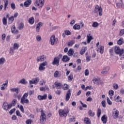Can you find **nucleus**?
Returning <instances> with one entry per match:
<instances>
[{
    "instance_id": "nucleus-51",
    "label": "nucleus",
    "mask_w": 124,
    "mask_h": 124,
    "mask_svg": "<svg viewBox=\"0 0 124 124\" xmlns=\"http://www.w3.org/2000/svg\"><path fill=\"white\" fill-rule=\"evenodd\" d=\"M68 80L69 81H72V79H73V75L72 74H70L68 76Z\"/></svg>"
},
{
    "instance_id": "nucleus-14",
    "label": "nucleus",
    "mask_w": 124,
    "mask_h": 124,
    "mask_svg": "<svg viewBox=\"0 0 124 124\" xmlns=\"http://www.w3.org/2000/svg\"><path fill=\"white\" fill-rule=\"evenodd\" d=\"M97 52H99L100 54H103L104 52V46H99L97 48Z\"/></svg>"
},
{
    "instance_id": "nucleus-6",
    "label": "nucleus",
    "mask_w": 124,
    "mask_h": 124,
    "mask_svg": "<svg viewBox=\"0 0 124 124\" xmlns=\"http://www.w3.org/2000/svg\"><path fill=\"white\" fill-rule=\"evenodd\" d=\"M11 107H12V105L11 104H8L6 102H5L2 105V108L5 111H7L8 109H11Z\"/></svg>"
},
{
    "instance_id": "nucleus-18",
    "label": "nucleus",
    "mask_w": 124,
    "mask_h": 124,
    "mask_svg": "<svg viewBox=\"0 0 124 124\" xmlns=\"http://www.w3.org/2000/svg\"><path fill=\"white\" fill-rule=\"evenodd\" d=\"M119 112L118 110H116L113 112V119H117V118H119Z\"/></svg>"
},
{
    "instance_id": "nucleus-17",
    "label": "nucleus",
    "mask_w": 124,
    "mask_h": 124,
    "mask_svg": "<svg viewBox=\"0 0 124 124\" xmlns=\"http://www.w3.org/2000/svg\"><path fill=\"white\" fill-rule=\"evenodd\" d=\"M37 98L39 99V100H45V99H46L47 98V95L46 94H45L43 96L41 95H39L38 96Z\"/></svg>"
},
{
    "instance_id": "nucleus-8",
    "label": "nucleus",
    "mask_w": 124,
    "mask_h": 124,
    "mask_svg": "<svg viewBox=\"0 0 124 124\" xmlns=\"http://www.w3.org/2000/svg\"><path fill=\"white\" fill-rule=\"evenodd\" d=\"M110 70V67L109 66H107L105 67L101 71V74H108L109 71Z\"/></svg>"
},
{
    "instance_id": "nucleus-29",
    "label": "nucleus",
    "mask_w": 124,
    "mask_h": 124,
    "mask_svg": "<svg viewBox=\"0 0 124 124\" xmlns=\"http://www.w3.org/2000/svg\"><path fill=\"white\" fill-rule=\"evenodd\" d=\"M36 39L38 42H40L42 40V38L40 35H38L36 36Z\"/></svg>"
},
{
    "instance_id": "nucleus-7",
    "label": "nucleus",
    "mask_w": 124,
    "mask_h": 124,
    "mask_svg": "<svg viewBox=\"0 0 124 124\" xmlns=\"http://www.w3.org/2000/svg\"><path fill=\"white\" fill-rule=\"evenodd\" d=\"M39 78L38 77L33 78L31 80L29 81V83L30 85L31 84H34V85H37L38 84V82H39Z\"/></svg>"
},
{
    "instance_id": "nucleus-1",
    "label": "nucleus",
    "mask_w": 124,
    "mask_h": 124,
    "mask_svg": "<svg viewBox=\"0 0 124 124\" xmlns=\"http://www.w3.org/2000/svg\"><path fill=\"white\" fill-rule=\"evenodd\" d=\"M69 113V109L68 108H64L63 109H60L59 110V113L60 117H66L67 114Z\"/></svg>"
},
{
    "instance_id": "nucleus-20",
    "label": "nucleus",
    "mask_w": 124,
    "mask_h": 124,
    "mask_svg": "<svg viewBox=\"0 0 124 124\" xmlns=\"http://www.w3.org/2000/svg\"><path fill=\"white\" fill-rule=\"evenodd\" d=\"M86 51H87V47H86V46L82 47V48H81V49L80 51V55H84V54H85V52H86Z\"/></svg>"
},
{
    "instance_id": "nucleus-9",
    "label": "nucleus",
    "mask_w": 124,
    "mask_h": 124,
    "mask_svg": "<svg viewBox=\"0 0 124 124\" xmlns=\"http://www.w3.org/2000/svg\"><path fill=\"white\" fill-rule=\"evenodd\" d=\"M114 52L117 55H119V56L122 55V49L121 50V48L119 46H115Z\"/></svg>"
},
{
    "instance_id": "nucleus-64",
    "label": "nucleus",
    "mask_w": 124,
    "mask_h": 124,
    "mask_svg": "<svg viewBox=\"0 0 124 124\" xmlns=\"http://www.w3.org/2000/svg\"><path fill=\"white\" fill-rule=\"evenodd\" d=\"M26 124H31V120H27L26 121Z\"/></svg>"
},
{
    "instance_id": "nucleus-42",
    "label": "nucleus",
    "mask_w": 124,
    "mask_h": 124,
    "mask_svg": "<svg viewBox=\"0 0 124 124\" xmlns=\"http://www.w3.org/2000/svg\"><path fill=\"white\" fill-rule=\"evenodd\" d=\"M88 114L91 117H93V116H94V112H93V111H92V110H89Z\"/></svg>"
},
{
    "instance_id": "nucleus-48",
    "label": "nucleus",
    "mask_w": 124,
    "mask_h": 124,
    "mask_svg": "<svg viewBox=\"0 0 124 124\" xmlns=\"http://www.w3.org/2000/svg\"><path fill=\"white\" fill-rule=\"evenodd\" d=\"M108 94L111 96H113V95H114V91L112 90H110L109 92H108Z\"/></svg>"
},
{
    "instance_id": "nucleus-41",
    "label": "nucleus",
    "mask_w": 124,
    "mask_h": 124,
    "mask_svg": "<svg viewBox=\"0 0 124 124\" xmlns=\"http://www.w3.org/2000/svg\"><path fill=\"white\" fill-rule=\"evenodd\" d=\"M19 83L20 84H23L25 85V84H27V81H26V79L24 78H22L21 80H20Z\"/></svg>"
},
{
    "instance_id": "nucleus-34",
    "label": "nucleus",
    "mask_w": 124,
    "mask_h": 124,
    "mask_svg": "<svg viewBox=\"0 0 124 124\" xmlns=\"http://www.w3.org/2000/svg\"><path fill=\"white\" fill-rule=\"evenodd\" d=\"M13 48H14L15 50H18L19 48V44H18L17 43H15L14 44V46Z\"/></svg>"
},
{
    "instance_id": "nucleus-56",
    "label": "nucleus",
    "mask_w": 124,
    "mask_h": 124,
    "mask_svg": "<svg viewBox=\"0 0 124 124\" xmlns=\"http://www.w3.org/2000/svg\"><path fill=\"white\" fill-rule=\"evenodd\" d=\"M43 26V23L41 22H39L36 26L38 28H40V27H42Z\"/></svg>"
},
{
    "instance_id": "nucleus-61",
    "label": "nucleus",
    "mask_w": 124,
    "mask_h": 124,
    "mask_svg": "<svg viewBox=\"0 0 124 124\" xmlns=\"http://www.w3.org/2000/svg\"><path fill=\"white\" fill-rule=\"evenodd\" d=\"M9 20L11 21L12 23H13V21H14V16H12L9 17Z\"/></svg>"
},
{
    "instance_id": "nucleus-43",
    "label": "nucleus",
    "mask_w": 124,
    "mask_h": 124,
    "mask_svg": "<svg viewBox=\"0 0 124 124\" xmlns=\"http://www.w3.org/2000/svg\"><path fill=\"white\" fill-rule=\"evenodd\" d=\"M45 67L40 65L39 67V70H40V71H42L43 70H45Z\"/></svg>"
},
{
    "instance_id": "nucleus-21",
    "label": "nucleus",
    "mask_w": 124,
    "mask_h": 124,
    "mask_svg": "<svg viewBox=\"0 0 124 124\" xmlns=\"http://www.w3.org/2000/svg\"><path fill=\"white\" fill-rule=\"evenodd\" d=\"M11 92H15L16 93L18 94L20 93V89L19 88H12L11 89Z\"/></svg>"
},
{
    "instance_id": "nucleus-31",
    "label": "nucleus",
    "mask_w": 124,
    "mask_h": 124,
    "mask_svg": "<svg viewBox=\"0 0 124 124\" xmlns=\"http://www.w3.org/2000/svg\"><path fill=\"white\" fill-rule=\"evenodd\" d=\"M2 23L5 26L7 25V18H6V17H4L2 18Z\"/></svg>"
},
{
    "instance_id": "nucleus-39",
    "label": "nucleus",
    "mask_w": 124,
    "mask_h": 124,
    "mask_svg": "<svg viewBox=\"0 0 124 124\" xmlns=\"http://www.w3.org/2000/svg\"><path fill=\"white\" fill-rule=\"evenodd\" d=\"M5 62V58H1L0 59V64H3Z\"/></svg>"
},
{
    "instance_id": "nucleus-52",
    "label": "nucleus",
    "mask_w": 124,
    "mask_h": 124,
    "mask_svg": "<svg viewBox=\"0 0 124 124\" xmlns=\"http://www.w3.org/2000/svg\"><path fill=\"white\" fill-rule=\"evenodd\" d=\"M124 29H122L120 31L119 35L120 36H122V35H124Z\"/></svg>"
},
{
    "instance_id": "nucleus-57",
    "label": "nucleus",
    "mask_w": 124,
    "mask_h": 124,
    "mask_svg": "<svg viewBox=\"0 0 124 124\" xmlns=\"http://www.w3.org/2000/svg\"><path fill=\"white\" fill-rule=\"evenodd\" d=\"M58 75H59V71H55L54 73V77L57 78V77H58Z\"/></svg>"
},
{
    "instance_id": "nucleus-27",
    "label": "nucleus",
    "mask_w": 124,
    "mask_h": 124,
    "mask_svg": "<svg viewBox=\"0 0 124 124\" xmlns=\"http://www.w3.org/2000/svg\"><path fill=\"white\" fill-rule=\"evenodd\" d=\"M87 43H90L92 40L93 39V37L91 36V34H89V35H87Z\"/></svg>"
},
{
    "instance_id": "nucleus-25",
    "label": "nucleus",
    "mask_w": 124,
    "mask_h": 124,
    "mask_svg": "<svg viewBox=\"0 0 124 124\" xmlns=\"http://www.w3.org/2000/svg\"><path fill=\"white\" fill-rule=\"evenodd\" d=\"M73 54H74V50H73V49L70 48L68 51L67 55L70 56H73Z\"/></svg>"
},
{
    "instance_id": "nucleus-47",
    "label": "nucleus",
    "mask_w": 124,
    "mask_h": 124,
    "mask_svg": "<svg viewBox=\"0 0 124 124\" xmlns=\"http://www.w3.org/2000/svg\"><path fill=\"white\" fill-rule=\"evenodd\" d=\"M68 85H67V84H64V85L63 86V90H64V91H66V90H68Z\"/></svg>"
},
{
    "instance_id": "nucleus-30",
    "label": "nucleus",
    "mask_w": 124,
    "mask_h": 124,
    "mask_svg": "<svg viewBox=\"0 0 124 124\" xmlns=\"http://www.w3.org/2000/svg\"><path fill=\"white\" fill-rule=\"evenodd\" d=\"M124 38H120V39L118 41L117 43L119 45H122L124 43Z\"/></svg>"
},
{
    "instance_id": "nucleus-45",
    "label": "nucleus",
    "mask_w": 124,
    "mask_h": 124,
    "mask_svg": "<svg viewBox=\"0 0 124 124\" xmlns=\"http://www.w3.org/2000/svg\"><path fill=\"white\" fill-rule=\"evenodd\" d=\"M107 101L108 102V105H112V101H111V100H110V99H109V97H107Z\"/></svg>"
},
{
    "instance_id": "nucleus-32",
    "label": "nucleus",
    "mask_w": 124,
    "mask_h": 124,
    "mask_svg": "<svg viewBox=\"0 0 124 124\" xmlns=\"http://www.w3.org/2000/svg\"><path fill=\"white\" fill-rule=\"evenodd\" d=\"M73 29L74 30H80L81 29V27L80 26V25H78V24H75L74 26H73Z\"/></svg>"
},
{
    "instance_id": "nucleus-58",
    "label": "nucleus",
    "mask_w": 124,
    "mask_h": 124,
    "mask_svg": "<svg viewBox=\"0 0 124 124\" xmlns=\"http://www.w3.org/2000/svg\"><path fill=\"white\" fill-rule=\"evenodd\" d=\"M28 95H29V93H25L22 97L23 98H27V97H28Z\"/></svg>"
},
{
    "instance_id": "nucleus-28",
    "label": "nucleus",
    "mask_w": 124,
    "mask_h": 124,
    "mask_svg": "<svg viewBox=\"0 0 124 124\" xmlns=\"http://www.w3.org/2000/svg\"><path fill=\"white\" fill-rule=\"evenodd\" d=\"M4 10H6V8L8 6V0H4Z\"/></svg>"
},
{
    "instance_id": "nucleus-49",
    "label": "nucleus",
    "mask_w": 124,
    "mask_h": 124,
    "mask_svg": "<svg viewBox=\"0 0 124 124\" xmlns=\"http://www.w3.org/2000/svg\"><path fill=\"white\" fill-rule=\"evenodd\" d=\"M101 104L103 106V107H106V101L105 100H103L101 102Z\"/></svg>"
},
{
    "instance_id": "nucleus-37",
    "label": "nucleus",
    "mask_w": 124,
    "mask_h": 124,
    "mask_svg": "<svg viewBox=\"0 0 124 124\" xmlns=\"http://www.w3.org/2000/svg\"><path fill=\"white\" fill-rule=\"evenodd\" d=\"M55 87L56 89H61L62 88V84L60 83H56Z\"/></svg>"
},
{
    "instance_id": "nucleus-62",
    "label": "nucleus",
    "mask_w": 124,
    "mask_h": 124,
    "mask_svg": "<svg viewBox=\"0 0 124 124\" xmlns=\"http://www.w3.org/2000/svg\"><path fill=\"white\" fill-rule=\"evenodd\" d=\"M16 110V108H13L10 111L9 113L10 114H13V113H14V112H15V111Z\"/></svg>"
},
{
    "instance_id": "nucleus-50",
    "label": "nucleus",
    "mask_w": 124,
    "mask_h": 124,
    "mask_svg": "<svg viewBox=\"0 0 124 124\" xmlns=\"http://www.w3.org/2000/svg\"><path fill=\"white\" fill-rule=\"evenodd\" d=\"M47 63L46 61H45L43 63H41L40 65H41L42 66H44L45 67V66H46V65H47Z\"/></svg>"
},
{
    "instance_id": "nucleus-19",
    "label": "nucleus",
    "mask_w": 124,
    "mask_h": 124,
    "mask_svg": "<svg viewBox=\"0 0 124 124\" xmlns=\"http://www.w3.org/2000/svg\"><path fill=\"white\" fill-rule=\"evenodd\" d=\"M70 60V58H69V57L67 56V55L63 56L62 59V62H69V61Z\"/></svg>"
},
{
    "instance_id": "nucleus-15",
    "label": "nucleus",
    "mask_w": 124,
    "mask_h": 124,
    "mask_svg": "<svg viewBox=\"0 0 124 124\" xmlns=\"http://www.w3.org/2000/svg\"><path fill=\"white\" fill-rule=\"evenodd\" d=\"M11 30L12 33H15L16 34H18V33H19V31L16 29L15 25H13L12 27Z\"/></svg>"
},
{
    "instance_id": "nucleus-40",
    "label": "nucleus",
    "mask_w": 124,
    "mask_h": 124,
    "mask_svg": "<svg viewBox=\"0 0 124 124\" xmlns=\"http://www.w3.org/2000/svg\"><path fill=\"white\" fill-rule=\"evenodd\" d=\"M24 23H21L19 25H18V29L19 30H23L24 29Z\"/></svg>"
},
{
    "instance_id": "nucleus-55",
    "label": "nucleus",
    "mask_w": 124,
    "mask_h": 124,
    "mask_svg": "<svg viewBox=\"0 0 124 124\" xmlns=\"http://www.w3.org/2000/svg\"><path fill=\"white\" fill-rule=\"evenodd\" d=\"M71 32L68 31V30H66L65 31V34H66V35H70Z\"/></svg>"
},
{
    "instance_id": "nucleus-60",
    "label": "nucleus",
    "mask_w": 124,
    "mask_h": 124,
    "mask_svg": "<svg viewBox=\"0 0 124 124\" xmlns=\"http://www.w3.org/2000/svg\"><path fill=\"white\" fill-rule=\"evenodd\" d=\"M69 122H70V123H71L72 122H75V117H73L70 118Z\"/></svg>"
},
{
    "instance_id": "nucleus-35",
    "label": "nucleus",
    "mask_w": 124,
    "mask_h": 124,
    "mask_svg": "<svg viewBox=\"0 0 124 124\" xmlns=\"http://www.w3.org/2000/svg\"><path fill=\"white\" fill-rule=\"evenodd\" d=\"M15 49L13 48V47H11L10 48L9 53L11 55H14L15 53Z\"/></svg>"
},
{
    "instance_id": "nucleus-23",
    "label": "nucleus",
    "mask_w": 124,
    "mask_h": 124,
    "mask_svg": "<svg viewBox=\"0 0 124 124\" xmlns=\"http://www.w3.org/2000/svg\"><path fill=\"white\" fill-rule=\"evenodd\" d=\"M84 123L86 124H92V122L90 120V119L88 117H85L84 119Z\"/></svg>"
},
{
    "instance_id": "nucleus-12",
    "label": "nucleus",
    "mask_w": 124,
    "mask_h": 124,
    "mask_svg": "<svg viewBox=\"0 0 124 124\" xmlns=\"http://www.w3.org/2000/svg\"><path fill=\"white\" fill-rule=\"evenodd\" d=\"M20 102L21 104H28L29 103L30 101H29V99L26 98H22L21 97L20 100Z\"/></svg>"
},
{
    "instance_id": "nucleus-63",
    "label": "nucleus",
    "mask_w": 124,
    "mask_h": 124,
    "mask_svg": "<svg viewBox=\"0 0 124 124\" xmlns=\"http://www.w3.org/2000/svg\"><path fill=\"white\" fill-rule=\"evenodd\" d=\"M91 61V56H86V62H88Z\"/></svg>"
},
{
    "instance_id": "nucleus-24",
    "label": "nucleus",
    "mask_w": 124,
    "mask_h": 124,
    "mask_svg": "<svg viewBox=\"0 0 124 124\" xmlns=\"http://www.w3.org/2000/svg\"><path fill=\"white\" fill-rule=\"evenodd\" d=\"M28 22L31 25H33L34 23V18H33V17H30L28 20Z\"/></svg>"
},
{
    "instance_id": "nucleus-2",
    "label": "nucleus",
    "mask_w": 124,
    "mask_h": 124,
    "mask_svg": "<svg viewBox=\"0 0 124 124\" xmlns=\"http://www.w3.org/2000/svg\"><path fill=\"white\" fill-rule=\"evenodd\" d=\"M45 0H36L34 2V5L38 8H42L44 6Z\"/></svg>"
},
{
    "instance_id": "nucleus-13",
    "label": "nucleus",
    "mask_w": 124,
    "mask_h": 124,
    "mask_svg": "<svg viewBox=\"0 0 124 124\" xmlns=\"http://www.w3.org/2000/svg\"><path fill=\"white\" fill-rule=\"evenodd\" d=\"M46 60V56L42 55L37 58V62H43Z\"/></svg>"
},
{
    "instance_id": "nucleus-10",
    "label": "nucleus",
    "mask_w": 124,
    "mask_h": 124,
    "mask_svg": "<svg viewBox=\"0 0 124 124\" xmlns=\"http://www.w3.org/2000/svg\"><path fill=\"white\" fill-rule=\"evenodd\" d=\"M59 63H60V58L59 57H55L53 62H52V64L53 65H57L59 66Z\"/></svg>"
},
{
    "instance_id": "nucleus-38",
    "label": "nucleus",
    "mask_w": 124,
    "mask_h": 124,
    "mask_svg": "<svg viewBox=\"0 0 124 124\" xmlns=\"http://www.w3.org/2000/svg\"><path fill=\"white\" fill-rule=\"evenodd\" d=\"M16 103H17V100L16 99H14L12 102V104H11L12 107V106H15V105H16Z\"/></svg>"
},
{
    "instance_id": "nucleus-54",
    "label": "nucleus",
    "mask_w": 124,
    "mask_h": 124,
    "mask_svg": "<svg viewBox=\"0 0 124 124\" xmlns=\"http://www.w3.org/2000/svg\"><path fill=\"white\" fill-rule=\"evenodd\" d=\"M84 74L85 76H88L89 73V69H86L84 71Z\"/></svg>"
},
{
    "instance_id": "nucleus-5",
    "label": "nucleus",
    "mask_w": 124,
    "mask_h": 124,
    "mask_svg": "<svg viewBox=\"0 0 124 124\" xmlns=\"http://www.w3.org/2000/svg\"><path fill=\"white\" fill-rule=\"evenodd\" d=\"M102 7L101 6H98V5H97L95 6L94 12V13H98L99 16H101L102 15Z\"/></svg>"
},
{
    "instance_id": "nucleus-11",
    "label": "nucleus",
    "mask_w": 124,
    "mask_h": 124,
    "mask_svg": "<svg viewBox=\"0 0 124 124\" xmlns=\"http://www.w3.org/2000/svg\"><path fill=\"white\" fill-rule=\"evenodd\" d=\"M71 96V90L69 89L65 95V101H68L70 98V96Z\"/></svg>"
},
{
    "instance_id": "nucleus-3",
    "label": "nucleus",
    "mask_w": 124,
    "mask_h": 124,
    "mask_svg": "<svg viewBox=\"0 0 124 124\" xmlns=\"http://www.w3.org/2000/svg\"><path fill=\"white\" fill-rule=\"evenodd\" d=\"M40 110H41V116L40 117V123L41 124H45V123H44V122L46 121V118L47 116L46 115V114H45V113L44 112V111H43V109L42 108H41Z\"/></svg>"
},
{
    "instance_id": "nucleus-59",
    "label": "nucleus",
    "mask_w": 124,
    "mask_h": 124,
    "mask_svg": "<svg viewBox=\"0 0 124 124\" xmlns=\"http://www.w3.org/2000/svg\"><path fill=\"white\" fill-rule=\"evenodd\" d=\"M11 7L12 8V9L14 10L15 8H16V7L15 6V4L12 3L11 4Z\"/></svg>"
},
{
    "instance_id": "nucleus-16",
    "label": "nucleus",
    "mask_w": 124,
    "mask_h": 124,
    "mask_svg": "<svg viewBox=\"0 0 124 124\" xmlns=\"http://www.w3.org/2000/svg\"><path fill=\"white\" fill-rule=\"evenodd\" d=\"M31 4V0H27L24 3V5L25 7H29Z\"/></svg>"
},
{
    "instance_id": "nucleus-53",
    "label": "nucleus",
    "mask_w": 124,
    "mask_h": 124,
    "mask_svg": "<svg viewBox=\"0 0 124 124\" xmlns=\"http://www.w3.org/2000/svg\"><path fill=\"white\" fill-rule=\"evenodd\" d=\"M16 116H19V117H20V118H22V115H21V113H20V111L19 110L16 111Z\"/></svg>"
},
{
    "instance_id": "nucleus-26",
    "label": "nucleus",
    "mask_w": 124,
    "mask_h": 124,
    "mask_svg": "<svg viewBox=\"0 0 124 124\" xmlns=\"http://www.w3.org/2000/svg\"><path fill=\"white\" fill-rule=\"evenodd\" d=\"M6 88H7V82L6 83H3L1 85V90L3 91L5 90Z\"/></svg>"
},
{
    "instance_id": "nucleus-22",
    "label": "nucleus",
    "mask_w": 124,
    "mask_h": 124,
    "mask_svg": "<svg viewBox=\"0 0 124 124\" xmlns=\"http://www.w3.org/2000/svg\"><path fill=\"white\" fill-rule=\"evenodd\" d=\"M101 120L103 124H106L107 123V117L106 115H103L101 118Z\"/></svg>"
},
{
    "instance_id": "nucleus-46",
    "label": "nucleus",
    "mask_w": 124,
    "mask_h": 124,
    "mask_svg": "<svg viewBox=\"0 0 124 124\" xmlns=\"http://www.w3.org/2000/svg\"><path fill=\"white\" fill-rule=\"evenodd\" d=\"M113 87L114 90H118V89H119V85L117 84H113Z\"/></svg>"
},
{
    "instance_id": "nucleus-4",
    "label": "nucleus",
    "mask_w": 124,
    "mask_h": 124,
    "mask_svg": "<svg viewBox=\"0 0 124 124\" xmlns=\"http://www.w3.org/2000/svg\"><path fill=\"white\" fill-rule=\"evenodd\" d=\"M58 38H56L55 35H52L50 38L49 42L51 45L54 46L58 43Z\"/></svg>"
},
{
    "instance_id": "nucleus-36",
    "label": "nucleus",
    "mask_w": 124,
    "mask_h": 124,
    "mask_svg": "<svg viewBox=\"0 0 124 124\" xmlns=\"http://www.w3.org/2000/svg\"><path fill=\"white\" fill-rule=\"evenodd\" d=\"M99 24L97 22H94L92 24L93 28H97Z\"/></svg>"
},
{
    "instance_id": "nucleus-44",
    "label": "nucleus",
    "mask_w": 124,
    "mask_h": 124,
    "mask_svg": "<svg viewBox=\"0 0 124 124\" xmlns=\"http://www.w3.org/2000/svg\"><path fill=\"white\" fill-rule=\"evenodd\" d=\"M100 115H101V109L100 108H98L97 111L98 118H99V117H100Z\"/></svg>"
},
{
    "instance_id": "nucleus-33",
    "label": "nucleus",
    "mask_w": 124,
    "mask_h": 124,
    "mask_svg": "<svg viewBox=\"0 0 124 124\" xmlns=\"http://www.w3.org/2000/svg\"><path fill=\"white\" fill-rule=\"evenodd\" d=\"M75 43V41H73V40L70 41L68 43V46L69 47H71V46H72V45H73V44H74Z\"/></svg>"
}]
</instances>
